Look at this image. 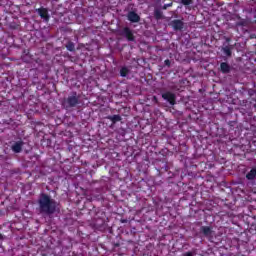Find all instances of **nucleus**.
Listing matches in <instances>:
<instances>
[{"mask_svg": "<svg viewBox=\"0 0 256 256\" xmlns=\"http://www.w3.org/2000/svg\"><path fill=\"white\" fill-rule=\"evenodd\" d=\"M40 209L43 213H53L57 204L49 196L42 194L39 200Z\"/></svg>", "mask_w": 256, "mask_h": 256, "instance_id": "f257e3e1", "label": "nucleus"}, {"mask_svg": "<svg viewBox=\"0 0 256 256\" xmlns=\"http://www.w3.org/2000/svg\"><path fill=\"white\" fill-rule=\"evenodd\" d=\"M169 26L173 28L174 31H183V29H185V22H183V20L174 19L169 23Z\"/></svg>", "mask_w": 256, "mask_h": 256, "instance_id": "f03ea898", "label": "nucleus"}, {"mask_svg": "<svg viewBox=\"0 0 256 256\" xmlns=\"http://www.w3.org/2000/svg\"><path fill=\"white\" fill-rule=\"evenodd\" d=\"M38 15L41 17V19H43L44 21H49L50 16H49V10H47V8L45 7H40L37 10Z\"/></svg>", "mask_w": 256, "mask_h": 256, "instance_id": "7ed1b4c3", "label": "nucleus"}, {"mask_svg": "<svg viewBox=\"0 0 256 256\" xmlns=\"http://www.w3.org/2000/svg\"><path fill=\"white\" fill-rule=\"evenodd\" d=\"M127 17L130 23H139V21H141V16H139V14H137L135 11L128 12Z\"/></svg>", "mask_w": 256, "mask_h": 256, "instance_id": "20e7f679", "label": "nucleus"}, {"mask_svg": "<svg viewBox=\"0 0 256 256\" xmlns=\"http://www.w3.org/2000/svg\"><path fill=\"white\" fill-rule=\"evenodd\" d=\"M163 99L168 101L170 105H175V94L171 92H166L162 95Z\"/></svg>", "mask_w": 256, "mask_h": 256, "instance_id": "39448f33", "label": "nucleus"}, {"mask_svg": "<svg viewBox=\"0 0 256 256\" xmlns=\"http://www.w3.org/2000/svg\"><path fill=\"white\" fill-rule=\"evenodd\" d=\"M154 18L156 21H161V19H163V11H161L159 8H156L154 10Z\"/></svg>", "mask_w": 256, "mask_h": 256, "instance_id": "423d86ee", "label": "nucleus"}, {"mask_svg": "<svg viewBox=\"0 0 256 256\" xmlns=\"http://www.w3.org/2000/svg\"><path fill=\"white\" fill-rule=\"evenodd\" d=\"M21 147H23V142H16L12 146V150L14 151V153H21Z\"/></svg>", "mask_w": 256, "mask_h": 256, "instance_id": "0eeeda50", "label": "nucleus"}, {"mask_svg": "<svg viewBox=\"0 0 256 256\" xmlns=\"http://www.w3.org/2000/svg\"><path fill=\"white\" fill-rule=\"evenodd\" d=\"M247 179L249 180H253L256 177V170L252 169L247 175H246Z\"/></svg>", "mask_w": 256, "mask_h": 256, "instance_id": "6e6552de", "label": "nucleus"}, {"mask_svg": "<svg viewBox=\"0 0 256 256\" xmlns=\"http://www.w3.org/2000/svg\"><path fill=\"white\" fill-rule=\"evenodd\" d=\"M221 71L223 73H228L229 72V65L227 63H222L221 64Z\"/></svg>", "mask_w": 256, "mask_h": 256, "instance_id": "1a4fd4ad", "label": "nucleus"}, {"mask_svg": "<svg viewBox=\"0 0 256 256\" xmlns=\"http://www.w3.org/2000/svg\"><path fill=\"white\" fill-rule=\"evenodd\" d=\"M127 73H129V69L127 67H124L120 70L121 77H127Z\"/></svg>", "mask_w": 256, "mask_h": 256, "instance_id": "9d476101", "label": "nucleus"}, {"mask_svg": "<svg viewBox=\"0 0 256 256\" xmlns=\"http://www.w3.org/2000/svg\"><path fill=\"white\" fill-rule=\"evenodd\" d=\"M68 103L71 105V106H74V105H77V97H71L68 99Z\"/></svg>", "mask_w": 256, "mask_h": 256, "instance_id": "9b49d317", "label": "nucleus"}, {"mask_svg": "<svg viewBox=\"0 0 256 256\" xmlns=\"http://www.w3.org/2000/svg\"><path fill=\"white\" fill-rule=\"evenodd\" d=\"M19 24L13 22L9 24V29H12L13 31H15V29H19Z\"/></svg>", "mask_w": 256, "mask_h": 256, "instance_id": "f8f14e48", "label": "nucleus"}, {"mask_svg": "<svg viewBox=\"0 0 256 256\" xmlns=\"http://www.w3.org/2000/svg\"><path fill=\"white\" fill-rule=\"evenodd\" d=\"M202 231H203L204 235H211L210 227H202Z\"/></svg>", "mask_w": 256, "mask_h": 256, "instance_id": "ddd939ff", "label": "nucleus"}, {"mask_svg": "<svg viewBox=\"0 0 256 256\" xmlns=\"http://www.w3.org/2000/svg\"><path fill=\"white\" fill-rule=\"evenodd\" d=\"M169 7H173V3L171 2V3H168V4H164L163 6H162V9H163V11H166V9H169Z\"/></svg>", "mask_w": 256, "mask_h": 256, "instance_id": "4468645a", "label": "nucleus"}, {"mask_svg": "<svg viewBox=\"0 0 256 256\" xmlns=\"http://www.w3.org/2000/svg\"><path fill=\"white\" fill-rule=\"evenodd\" d=\"M182 5H191L193 3V0H181Z\"/></svg>", "mask_w": 256, "mask_h": 256, "instance_id": "2eb2a0df", "label": "nucleus"}, {"mask_svg": "<svg viewBox=\"0 0 256 256\" xmlns=\"http://www.w3.org/2000/svg\"><path fill=\"white\" fill-rule=\"evenodd\" d=\"M112 121H121V116H119V115L113 116Z\"/></svg>", "mask_w": 256, "mask_h": 256, "instance_id": "dca6fc26", "label": "nucleus"}, {"mask_svg": "<svg viewBox=\"0 0 256 256\" xmlns=\"http://www.w3.org/2000/svg\"><path fill=\"white\" fill-rule=\"evenodd\" d=\"M66 47L68 51H73V49H75V46L73 44H68Z\"/></svg>", "mask_w": 256, "mask_h": 256, "instance_id": "f3484780", "label": "nucleus"}, {"mask_svg": "<svg viewBox=\"0 0 256 256\" xmlns=\"http://www.w3.org/2000/svg\"><path fill=\"white\" fill-rule=\"evenodd\" d=\"M223 51L225 55H228V56L231 55V50L229 48H224Z\"/></svg>", "mask_w": 256, "mask_h": 256, "instance_id": "a211bd4d", "label": "nucleus"}, {"mask_svg": "<svg viewBox=\"0 0 256 256\" xmlns=\"http://www.w3.org/2000/svg\"><path fill=\"white\" fill-rule=\"evenodd\" d=\"M124 33H131V30L129 28H124Z\"/></svg>", "mask_w": 256, "mask_h": 256, "instance_id": "6ab92c4d", "label": "nucleus"}, {"mask_svg": "<svg viewBox=\"0 0 256 256\" xmlns=\"http://www.w3.org/2000/svg\"><path fill=\"white\" fill-rule=\"evenodd\" d=\"M184 256H193V255L190 252H188Z\"/></svg>", "mask_w": 256, "mask_h": 256, "instance_id": "aec40b11", "label": "nucleus"}, {"mask_svg": "<svg viewBox=\"0 0 256 256\" xmlns=\"http://www.w3.org/2000/svg\"><path fill=\"white\" fill-rule=\"evenodd\" d=\"M165 63H166V65H169V60H166Z\"/></svg>", "mask_w": 256, "mask_h": 256, "instance_id": "412c9836", "label": "nucleus"}, {"mask_svg": "<svg viewBox=\"0 0 256 256\" xmlns=\"http://www.w3.org/2000/svg\"><path fill=\"white\" fill-rule=\"evenodd\" d=\"M0 239H3V236L0 234Z\"/></svg>", "mask_w": 256, "mask_h": 256, "instance_id": "4be33fe9", "label": "nucleus"}, {"mask_svg": "<svg viewBox=\"0 0 256 256\" xmlns=\"http://www.w3.org/2000/svg\"><path fill=\"white\" fill-rule=\"evenodd\" d=\"M254 23H256V19L254 20Z\"/></svg>", "mask_w": 256, "mask_h": 256, "instance_id": "5701e85b", "label": "nucleus"}]
</instances>
